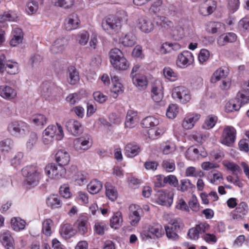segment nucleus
I'll return each instance as SVG.
<instances>
[{
	"label": "nucleus",
	"instance_id": "nucleus-1",
	"mask_svg": "<svg viewBox=\"0 0 249 249\" xmlns=\"http://www.w3.org/2000/svg\"><path fill=\"white\" fill-rule=\"evenodd\" d=\"M21 173L26 178L25 184L27 185V187H34L38 184L41 176L36 166L27 165L22 169Z\"/></svg>",
	"mask_w": 249,
	"mask_h": 249
},
{
	"label": "nucleus",
	"instance_id": "nucleus-2",
	"mask_svg": "<svg viewBox=\"0 0 249 249\" xmlns=\"http://www.w3.org/2000/svg\"><path fill=\"white\" fill-rule=\"evenodd\" d=\"M54 137L57 141L62 140L64 137L63 128L58 124L56 125H49L44 130L42 142L45 144H49L53 142Z\"/></svg>",
	"mask_w": 249,
	"mask_h": 249
},
{
	"label": "nucleus",
	"instance_id": "nucleus-3",
	"mask_svg": "<svg viewBox=\"0 0 249 249\" xmlns=\"http://www.w3.org/2000/svg\"><path fill=\"white\" fill-rule=\"evenodd\" d=\"M109 57L110 63L115 68L119 70H125L128 68V62L120 49L115 48L111 50Z\"/></svg>",
	"mask_w": 249,
	"mask_h": 249
},
{
	"label": "nucleus",
	"instance_id": "nucleus-4",
	"mask_svg": "<svg viewBox=\"0 0 249 249\" xmlns=\"http://www.w3.org/2000/svg\"><path fill=\"white\" fill-rule=\"evenodd\" d=\"M102 27L109 34L116 33L121 29V20L114 16H109L103 20Z\"/></svg>",
	"mask_w": 249,
	"mask_h": 249
},
{
	"label": "nucleus",
	"instance_id": "nucleus-5",
	"mask_svg": "<svg viewBox=\"0 0 249 249\" xmlns=\"http://www.w3.org/2000/svg\"><path fill=\"white\" fill-rule=\"evenodd\" d=\"M159 19L160 21V26L162 28L170 30L171 35L175 39L179 40L182 38V35L181 33V29L176 27L172 21L163 16L160 17Z\"/></svg>",
	"mask_w": 249,
	"mask_h": 249
},
{
	"label": "nucleus",
	"instance_id": "nucleus-6",
	"mask_svg": "<svg viewBox=\"0 0 249 249\" xmlns=\"http://www.w3.org/2000/svg\"><path fill=\"white\" fill-rule=\"evenodd\" d=\"M7 130L11 135L17 137L28 131L29 126L24 122L14 121L8 124Z\"/></svg>",
	"mask_w": 249,
	"mask_h": 249
},
{
	"label": "nucleus",
	"instance_id": "nucleus-7",
	"mask_svg": "<svg viewBox=\"0 0 249 249\" xmlns=\"http://www.w3.org/2000/svg\"><path fill=\"white\" fill-rule=\"evenodd\" d=\"M18 65L16 62L5 60L4 54L0 55V72L6 71L10 74H15L18 72Z\"/></svg>",
	"mask_w": 249,
	"mask_h": 249
},
{
	"label": "nucleus",
	"instance_id": "nucleus-8",
	"mask_svg": "<svg viewBox=\"0 0 249 249\" xmlns=\"http://www.w3.org/2000/svg\"><path fill=\"white\" fill-rule=\"evenodd\" d=\"M236 130L232 126H227L223 130L221 142L228 146H231L235 142Z\"/></svg>",
	"mask_w": 249,
	"mask_h": 249
},
{
	"label": "nucleus",
	"instance_id": "nucleus-9",
	"mask_svg": "<svg viewBox=\"0 0 249 249\" xmlns=\"http://www.w3.org/2000/svg\"><path fill=\"white\" fill-rule=\"evenodd\" d=\"M172 95L174 99H178L183 104L188 102L191 99L189 91L184 87L179 86L175 88Z\"/></svg>",
	"mask_w": 249,
	"mask_h": 249
},
{
	"label": "nucleus",
	"instance_id": "nucleus-10",
	"mask_svg": "<svg viewBox=\"0 0 249 249\" xmlns=\"http://www.w3.org/2000/svg\"><path fill=\"white\" fill-rule=\"evenodd\" d=\"M156 201L161 205L170 206L173 203V194L167 190H160L156 194Z\"/></svg>",
	"mask_w": 249,
	"mask_h": 249
},
{
	"label": "nucleus",
	"instance_id": "nucleus-11",
	"mask_svg": "<svg viewBox=\"0 0 249 249\" xmlns=\"http://www.w3.org/2000/svg\"><path fill=\"white\" fill-rule=\"evenodd\" d=\"M45 170L47 175L52 178L59 179L65 173L63 167H58L54 163L48 164Z\"/></svg>",
	"mask_w": 249,
	"mask_h": 249
},
{
	"label": "nucleus",
	"instance_id": "nucleus-12",
	"mask_svg": "<svg viewBox=\"0 0 249 249\" xmlns=\"http://www.w3.org/2000/svg\"><path fill=\"white\" fill-rule=\"evenodd\" d=\"M194 60V56L191 52L184 51L178 54L176 63L178 67L185 68L191 65Z\"/></svg>",
	"mask_w": 249,
	"mask_h": 249
},
{
	"label": "nucleus",
	"instance_id": "nucleus-13",
	"mask_svg": "<svg viewBox=\"0 0 249 249\" xmlns=\"http://www.w3.org/2000/svg\"><path fill=\"white\" fill-rule=\"evenodd\" d=\"M210 226L207 223H200L195 227L190 229L188 232V236L192 240H197L199 234L205 232L209 230Z\"/></svg>",
	"mask_w": 249,
	"mask_h": 249
},
{
	"label": "nucleus",
	"instance_id": "nucleus-14",
	"mask_svg": "<svg viewBox=\"0 0 249 249\" xmlns=\"http://www.w3.org/2000/svg\"><path fill=\"white\" fill-rule=\"evenodd\" d=\"M0 96L3 98L11 100L17 96V91L11 86L6 85L0 86Z\"/></svg>",
	"mask_w": 249,
	"mask_h": 249
},
{
	"label": "nucleus",
	"instance_id": "nucleus-15",
	"mask_svg": "<svg viewBox=\"0 0 249 249\" xmlns=\"http://www.w3.org/2000/svg\"><path fill=\"white\" fill-rule=\"evenodd\" d=\"M75 145L77 150H87L92 145L91 137L89 135H85L76 140Z\"/></svg>",
	"mask_w": 249,
	"mask_h": 249
},
{
	"label": "nucleus",
	"instance_id": "nucleus-16",
	"mask_svg": "<svg viewBox=\"0 0 249 249\" xmlns=\"http://www.w3.org/2000/svg\"><path fill=\"white\" fill-rule=\"evenodd\" d=\"M248 211V206L244 202L240 203L237 208L232 212L231 215L233 219H242Z\"/></svg>",
	"mask_w": 249,
	"mask_h": 249
},
{
	"label": "nucleus",
	"instance_id": "nucleus-17",
	"mask_svg": "<svg viewBox=\"0 0 249 249\" xmlns=\"http://www.w3.org/2000/svg\"><path fill=\"white\" fill-rule=\"evenodd\" d=\"M124 154L128 158H133L138 155L141 151V146L135 142L127 143L124 148Z\"/></svg>",
	"mask_w": 249,
	"mask_h": 249
},
{
	"label": "nucleus",
	"instance_id": "nucleus-18",
	"mask_svg": "<svg viewBox=\"0 0 249 249\" xmlns=\"http://www.w3.org/2000/svg\"><path fill=\"white\" fill-rule=\"evenodd\" d=\"M216 8V2L212 0H206L202 4L199 8V13L203 16H206L211 14Z\"/></svg>",
	"mask_w": 249,
	"mask_h": 249
},
{
	"label": "nucleus",
	"instance_id": "nucleus-19",
	"mask_svg": "<svg viewBox=\"0 0 249 249\" xmlns=\"http://www.w3.org/2000/svg\"><path fill=\"white\" fill-rule=\"evenodd\" d=\"M80 24V20L76 14L73 13L68 16L65 24V29L68 31L76 29Z\"/></svg>",
	"mask_w": 249,
	"mask_h": 249
},
{
	"label": "nucleus",
	"instance_id": "nucleus-20",
	"mask_svg": "<svg viewBox=\"0 0 249 249\" xmlns=\"http://www.w3.org/2000/svg\"><path fill=\"white\" fill-rule=\"evenodd\" d=\"M67 44V40L65 37H59L55 40L51 47V51L54 54L61 53L64 51Z\"/></svg>",
	"mask_w": 249,
	"mask_h": 249
},
{
	"label": "nucleus",
	"instance_id": "nucleus-21",
	"mask_svg": "<svg viewBox=\"0 0 249 249\" xmlns=\"http://www.w3.org/2000/svg\"><path fill=\"white\" fill-rule=\"evenodd\" d=\"M133 84L141 90H144L147 86L148 81L146 76L141 74L132 75Z\"/></svg>",
	"mask_w": 249,
	"mask_h": 249
},
{
	"label": "nucleus",
	"instance_id": "nucleus-22",
	"mask_svg": "<svg viewBox=\"0 0 249 249\" xmlns=\"http://www.w3.org/2000/svg\"><path fill=\"white\" fill-rule=\"evenodd\" d=\"M82 125L78 121L72 119L70 120L66 123V127L74 136H77L82 132Z\"/></svg>",
	"mask_w": 249,
	"mask_h": 249
},
{
	"label": "nucleus",
	"instance_id": "nucleus-23",
	"mask_svg": "<svg viewBox=\"0 0 249 249\" xmlns=\"http://www.w3.org/2000/svg\"><path fill=\"white\" fill-rule=\"evenodd\" d=\"M139 118L136 112L133 110H128L126 116L125 125L126 127L133 128L138 123Z\"/></svg>",
	"mask_w": 249,
	"mask_h": 249
},
{
	"label": "nucleus",
	"instance_id": "nucleus-24",
	"mask_svg": "<svg viewBox=\"0 0 249 249\" xmlns=\"http://www.w3.org/2000/svg\"><path fill=\"white\" fill-rule=\"evenodd\" d=\"M55 159L59 165L63 167L69 163L70 157L67 151L60 150L55 154Z\"/></svg>",
	"mask_w": 249,
	"mask_h": 249
},
{
	"label": "nucleus",
	"instance_id": "nucleus-25",
	"mask_svg": "<svg viewBox=\"0 0 249 249\" xmlns=\"http://www.w3.org/2000/svg\"><path fill=\"white\" fill-rule=\"evenodd\" d=\"M67 76L68 82L71 85L76 84L79 80V72L73 66L68 67Z\"/></svg>",
	"mask_w": 249,
	"mask_h": 249
},
{
	"label": "nucleus",
	"instance_id": "nucleus-26",
	"mask_svg": "<svg viewBox=\"0 0 249 249\" xmlns=\"http://www.w3.org/2000/svg\"><path fill=\"white\" fill-rule=\"evenodd\" d=\"M60 233L63 238L67 239L73 236L76 231L73 229L71 225L66 223L61 226Z\"/></svg>",
	"mask_w": 249,
	"mask_h": 249
},
{
	"label": "nucleus",
	"instance_id": "nucleus-27",
	"mask_svg": "<svg viewBox=\"0 0 249 249\" xmlns=\"http://www.w3.org/2000/svg\"><path fill=\"white\" fill-rule=\"evenodd\" d=\"M236 39V36L232 33H229L220 36L217 38V43L222 46L228 43L234 42Z\"/></svg>",
	"mask_w": 249,
	"mask_h": 249
},
{
	"label": "nucleus",
	"instance_id": "nucleus-28",
	"mask_svg": "<svg viewBox=\"0 0 249 249\" xmlns=\"http://www.w3.org/2000/svg\"><path fill=\"white\" fill-rule=\"evenodd\" d=\"M139 28L143 32L148 33L154 30V24L149 20L141 18L139 19Z\"/></svg>",
	"mask_w": 249,
	"mask_h": 249
},
{
	"label": "nucleus",
	"instance_id": "nucleus-29",
	"mask_svg": "<svg viewBox=\"0 0 249 249\" xmlns=\"http://www.w3.org/2000/svg\"><path fill=\"white\" fill-rule=\"evenodd\" d=\"M180 48V46L178 43H169L165 42L162 44L160 49L161 54H166L172 52V50L177 51Z\"/></svg>",
	"mask_w": 249,
	"mask_h": 249
},
{
	"label": "nucleus",
	"instance_id": "nucleus-30",
	"mask_svg": "<svg viewBox=\"0 0 249 249\" xmlns=\"http://www.w3.org/2000/svg\"><path fill=\"white\" fill-rule=\"evenodd\" d=\"M241 105L239 98L233 99L229 101L225 105V110L227 112H231L239 110Z\"/></svg>",
	"mask_w": 249,
	"mask_h": 249
},
{
	"label": "nucleus",
	"instance_id": "nucleus-31",
	"mask_svg": "<svg viewBox=\"0 0 249 249\" xmlns=\"http://www.w3.org/2000/svg\"><path fill=\"white\" fill-rule=\"evenodd\" d=\"M162 87L160 85L159 86L153 85L151 89V96L152 99L157 103L162 100L163 97V93L161 90Z\"/></svg>",
	"mask_w": 249,
	"mask_h": 249
},
{
	"label": "nucleus",
	"instance_id": "nucleus-32",
	"mask_svg": "<svg viewBox=\"0 0 249 249\" xmlns=\"http://www.w3.org/2000/svg\"><path fill=\"white\" fill-rule=\"evenodd\" d=\"M120 43L125 47H132L136 43V37L131 33H127L120 39Z\"/></svg>",
	"mask_w": 249,
	"mask_h": 249
},
{
	"label": "nucleus",
	"instance_id": "nucleus-33",
	"mask_svg": "<svg viewBox=\"0 0 249 249\" xmlns=\"http://www.w3.org/2000/svg\"><path fill=\"white\" fill-rule=\"evenodd\" d=\"M229 70L226 68H220L217 70L211 78L212 83H216L222 78H225L228 74Z\"/></svg>",
	"mask_w": 249,
	"mask_h": 249
},
{
	"label": "nucleus",
	"instance_id": "nucleus-34",
	"mask_svg": "<svg viewBox=\"0 0 249 249\" xmlns=\"http://www.w3.org/2000/svg\"><path fill=\"white\" fill-rule=\"evenodd\" d=\"M46 203L52 208H58L61 206L62 202L60 197L56 195H50L47 199Z\"/></svg>",
	"mask_w": 249,
	"mask_h": 249
},
{
	"label": "nucleus",
	"instance_id": "nucleus-35",
	"mask_svg": "<svg viewBox=\"0 0 249 249\" xmlns=\"http://www.w3.org/2000/svg\"><path fill=\"white\" fill-rule=\"evenodd\" d=\"M199 118L200 115L196 114L194 116L184 118L182 123V127L185 129H191Z\"/></svg>",
	"mask_w": 249,
	"mask_h": 249
},
{
	"label": "nucleus",
	"instance_id": "nucleus-36",
	"mask_svg": "<svg viewBox=\"0 0 249 249\" xmlns=\"http://www.w3.org/2000/svg\"><path fill=\"white\" fill-rule=\"evenodd\" d=\"M149 231L154 236L155 238H159L164 234V231L162 226L159 224L149 225L148 226Z\"/></svg>",
	"mask_w": 249,
	"mask_h": 249
},
{
	"label": "nucleus",
	"instance_id": "nucleus-37",
	"mask_svg": "<svg viewBox=\"0 0 249 249\" xmlns=\"http://www.w3.org/2000/svg\"><path fill=\"white\" fill-rule=\"evenodd\" d=\"M11 223L12 229L17 231L23 230L26 225V222L19 217L12 218Z\"/></svg>",
	"mask_w": 249,
	"mask_h": 249
},
{
	"label": "nucleus",
	"instance_id": "nucleus-38",
	"mask_svg": "<svg viewBox=\"0 0 249 249\" xmlns=\"http://www.w3.org/2000/svg\"><path fill=\"white\" fill-rule=\"evenodd\" d=\"M105 187L107 196L112 201L116 200L118 196V193L115 187L108 182L106 183Z\"/></svg>",
	"mask_w": 249,
	"mask_h": 249
},
{
	"label": "nucleus",
	"instance_id": "nucleus-39",
	"mask_svg": "<svg viewBox=\"0 0 249 249\" xmlns=\"http://www.w3.org/2000/svg\"><path fill=\"white\" fill-rule=\"evenodd\" d=\"M102 187V183L97 179L92 180L87 186L89 192L92 194L98 193L101 190Z\"/></svg>",
	"mask_w": 249,
	"mask_h": 249
},
{
	"label": "nucleus",
	"instance_id": "nucleus-40",
	"mask_svg": "<svg viewBox=\"0 0 249 249\" xmlns=\"http://www.w3.org/2000/svg\"><path fill=\"white\" fill-rule=\"evenodd\" d=\"M75 225L77 228V231L81 235H85L88 232V222L86 220L83 219L78 220Z\"/></svg>",
	"mask_w": 249,
	"mask_h": 249
},
{
	"label": "nucleus",
	"instance_id": "nucleus-41",
	"mask_svg": "<svg viewBox=\"0 0 249 249\" xmlns=\"http://www.w3.org/2000/svg\"><path fill=\"white\" fill-rule=\"evenodd\" d=\"M224 25L219 22H210L207 24L208 32L212 34L220 33L221 29L224 28Z\"/></svg>",
	"mask_w": 249,
	"mask_h": 249
},
{
	"label": "nucleus",
	"instance_id": "nucleus-42",
	"mask_svg": "<svg viewBox=\"0 0 249 249\" xmlns=\"http://www.w3.org/2000/svg\"><path fill=\"white\" fill-rule=\"evenodd\" d=\"M1 243L3 246L7 249H13V239L8 233H3L1 236Z\"/></svg>",
	"mask_w": 249,
	"mask_h": 249
},
{
	"label": "nucleus",
	"instance_id": "nucleus-43",
	"mask_svg": "<svg viewBox=\"0 0 249 249\" xmlns=\"http://www.w3.org/2000/svg\"><path fill=\"white\" fill-rule=\"evenodd\" d=\"M14 142L11 139H6L0 142V149L2 152L6 153L13 148Z\"/></svg>",
	"mask_w": 249,
	"mask_h": 249
},
{
	"label": "nucleus",
	"instance_id": "nucleus-44",
	"mask_svg": "<svg viewBox=\"0 0 249 249\" xmlns=\"http://www.w3.org/2000/svg\"><path fill=\"white\" fill-rule=\"evenodd\" d=\"M159 121L153 116H149L143 119L142 122V127L149 128L158 125Z\"/></svg>",
	"mask_w": 249,
	"mask_h": 249
},
{
	"label": "nucleus",
	"instance_id": "nucleus-45",
	"mask_svg": "<svg viewBox=\"0 0 249 249\" xmlns=\"http://www.w3.org/2000/svg\"><path fill=\"white\" fill-rule=\"evenodd\" d=\"M120 212H117L113 215L110 220V225L111 228L116 229L121 226L123 221Z\"/></svg>",
	"mask_w": 249,
	"mask_h": 249
},
{
	"label": "nucleus",
	"instance_id": "nucleus-46",
	"mask_svg": "<svg viewBox=\"0 0 249 249\" xmlns=\"http://www.w3.org/2000/svg\"><path fill=\"white\" fill-rule=\"evenodd\" d=\"M52 2L55 6L68 9L73 5L74 0H52Z\"/></svg>",
	"mask_w": 249,
	"mask_h": 249
},
{
	"label": "nucleus",
	"instance_id": "nucleus-47",
	"mask_svg": "<svg viewBox=\"0 0 249 249\" xmlns=\"http://www.w3.org/2000/svg\"><path fill=\"white\" fill-rule=\"evenodd\" d=\"M165 227H168L169 230H173L178 232L183 229L184 225L179 219H175L169 223L168 226Z\"/></svg>",
	"mask_w": 249,
	"mask_h": 249
},
{
	"label": "nucleus",
	"instance_id": "nucleus-48",
	"mask_svg": "<svg viewBox=\"0 0 249 249\" xmlns=\"http://www.w3.org/2000/svg\"><path fill=\"white\" fill-rule=\"evenodd\" d=\"M53 225V221L52 219L48 218L44 220L42 222V231L46 235H50L52 233L51 227Z\"/></svg>",
	"mask_w": 249,
	"mask_h": 249
},
{
	"label": "nucleus",
	"instance_id": "nucleus-49",
	"mask_svg": "<svg viewBox=\"0 0 249 249\" xmlns=\"http://www.w3.org/2000/svg\"><path fill=\"white\" fill-rule=\"evenodd\" d=\"M37 141V134L35 132H31L27 142V147L29 149H32L36 144Z\"/></svg>",
	"mask_w": 249,
	"mask_h": 249
},
{
	"label": "nucleus",
	"instance_id": "nucleus-50",
	"mask_svg": "<svg viewBox=\"0 0 249 249\" xmlns=\"http://www.w3.org/2000/svg\"><path fill=\"white\" fill-rule=\"evenodd\" d=\"M47 118L43 114H38L33 117L32 121L36 125L43 126L47 123Z\"/></svg>",
	"mask_w": 249,
	"mask_h": 249
},
{
	"label": "nucleus",
	"instance_id": "nucleus-51",
	"mask_svg": "<svg viewBox=\"0 0 249 249\" xmlns=\"http://www.w3.org/2000/svg\"><path fill=\"white\" fill-rule=\"evenodd\" d=\"M224 165L228 170L231 171L233 175H237L238 173L241 172L239 166L235 163L226 162L224 163Z\"/></svg>",
	"mask_w": 249,
	"mask_h": 249
},
{
	"label": "nucleus",
	"instance_id": "nucleus-52",
	"mask_svg": "<svg viewBox=\"0 0 249 249\" xmlns=\"http://www.w3.org/2000/svg\"><path fill=\"white\" fill-rule=\"evenodd\" d=\"M164 183L169 184L170 186L177 187L178 186V182L177 177L172 175H168L164 177Z\"/></svg>",
	"mask_w": 249,
	"mask_h": 249
},
{
	"label": "nucleus",
	"instance_id": "nucleus-53",
	"mask_svg": "<svg viewBox=\"0 0 249 249\" xmlns=\"http://www.w3.org/2000/svg\"><path fill=\"white\" fill-rule=\"evenodd\" d=\"M17 18L9 12H5L0 15V23L4 24L7 21H13Z\"/></svg>",
	"mask_w": 249,
	"mask_h": 249
},
{
	"label": "nucleus",
	"instance_id": "nucleus-54",
	"mask_svg": "<svg viewBox=\"0 0 249 249\" xmlns=\"http://www.w3.org/2000/svg\"><path fill=\"white\" fill-rule=\"evenodd\" d=\"M38 9V4L36 1H28L26 4V11L30 15L36 13Z\"/></svg>",
	"mask_w": 249,
	"mask_h": 249
},
{
	"label": "nucleus",
	"instance_id": "nucleus-55",
	"mask_svg": "<svg viewBox=\"0 0 249 249\" xmlns=\"http://www.w3.org/2000/svg\"><path fill=\"white\" fill-rule=\"evenodd\" d=\"M54 87L53 83L49 82L43 83L41 86L42 93L44 95L49 94Z\"/></svg>",
	"mask_w": 249,
	"mask_h": 249
},
{
	"label": "nucleus",
	"instance_id": "nucleus-56",
	"mask_svg": "<svg viewBox=\"0 0 249 249\" xmlns=\"http://www.w3.org/2000/svg\"><path fill=\"white\" fill-rule=\"evenodd\" d=\"M129 219L132 226H134L138 224L141 219V217L138 210L134 211L130 213Z\"/></svg>",
	"mask_w": 249,
	"mask_h": 249
},
{
	"label": "nucleus",
	"instance_id": "nucleus-57",
	"mask_svg": "<svg viewBox=\"0 0 249 249\" xmlns=\"http://www.w3.org/2000/svg\"><path fill=\"white\" fill-rule=\"evenodd\" d=\"M23 157V154L22 153H17L14 157L11 160V164L15 168L19 166L21 163Z\"/></svg>",
	"mask_w": 249,
	"mask_h": 249
},
{
	"label": "nucleus",
	"instance_id": "nucleus-58",
	"mask_svg": "<svg viewBox=\"0 0 249 249\" xmlns=\"http://www.w3.org/2000/svg\"><path fill=\"white\" fill-rule=\"evenodd\" d=\"M89 39V34L86 31H83L81 33H80L77 36V40L78 41L79 44L82 45H86Z\"/></svg>",
	"mask_w": 249,
	"mask_h": 249
},
{
	"label": "nucleus",
	"instance_id": "nucleus-59",
	"mask_svg": "<svg viewBox=\"0 0 249 249\" xmlns=\"http://www.w3.org/2000/svg\"><path fill=\"white\" fill-rule=\"evenodd\" d=\"M178 113L177 108L175 105H170L166 111V116L169 119H174Z\"/></svg>",
	"mask_w": 249,
	"mask_h": 249
},
{
	"label": "nucleus",
	"instance_id": "nucleus-60",
	"mask_svg": "<svg viewBox=\"0 0 249 249\" xmlns=\"http://www.w3.org/2000/svg\"><path fill=\"white\" fill-rule=\"evenodd\" d=\"M163 72L166 78L172 81L176 80L177 74L170 68H165L163 70Z\"/></svg>",
	"mask_w": 249,
	"mask_h": 249
},
{
	"label": "nucleus",
	"instance_id": "nucleus-61",
	"mask_svg": "<svg viewBox=\"0 0 249 249\" xmlns=\"http://www.w3.org/2000/svg\"><path fill=\"white\" fill-rule=\"evenodd\" d=\"M210 57V53L206 49H202L198 54V60L201 63L206 61Z\"/></svg>",
	"mask_w": 249,
	"mask_h": 249
},
{
	"label": "nucleus",
	"instance_id": "nucleus-62",
	"mask_svg": "<svg viewBox=\"0 0 249 249\" xmlns=\"http://www.w3.org/2000/svg\"><path fill=\"white\" fill-rule=\"evenodd\" d=\"M95 100L99 103H103L107 99V97L100 91H96L93 94Z\"/></svg>",
	"mask_w": 249,
	"mask_h": 249
},
{
	"label": "nucleus",
	"instance_id": "nucleus-63",
	"mask_svg": "<svg viewBox=\"0 0 249 249\" xmlns=\"http://www.w3.org/2000/svg\"><path fill=\"white\" fill-rule=\"evenodd\" d=\"M216 121L213 117H209L205 121L202 127L206 129H209L213 128L215 124Z\"/></svg>",
	"mask_w": 249,
	"mask_h": 249
},
{
	"label": "nucleus",
	"instance_id": "nucleus-64",
	"mask_svg": "<svg viewBox=\"0 0 249 249\" xmlns=\"http://www.w3.org/2000/svg\"><path fill=\"white\" fill-rule=\"evenodd\" d=\"M163 168L167 172H172L175 169L174 162H170L169 160H164L162 163Z\"/></svg>",
	"mask_w": 249,
	"mask_h": 249
}]
</instances>
